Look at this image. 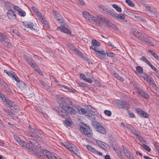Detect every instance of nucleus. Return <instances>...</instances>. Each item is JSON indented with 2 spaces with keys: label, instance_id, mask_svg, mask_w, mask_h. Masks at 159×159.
<instances>
[{
  "label": "nucleus",
  "instance_id": "nucleus-1",
  "mask_svg": "<svg viewBox=\"0 0 159 159\" xmlns=\"http://www.w3.org/2000/svg\"><path fill=\"white\" fill-rule=\"evenodd\" d=\"M56 98L60 106L58 110V115L62 117L65 118L67 117V113L72 115L75 114L76 112L78 114H84L86 113L85 110L79 107L75 110L67 104V100L64 97L56 96Z\"/></svg>",
  "mask_w": 159,
  "mask_h": 159
},
{
  "label": "nucleus",
  "instance_id": "nucleus-2",
  "mask_svg": "<svg viewBox=\"0 0 159 159\" xmlns=\"http://www.w3.org/2000/svg\"><path fill=\"white\" fill-rule=\"evenodd\" d=\"M92 19L90 18V22L99 26H100L102 24L104 23L106 25L111 28L116 30H118V28L116 25L110 22L107 19L105 18L104 16L100 15L97 17L93 16Z\"/></svg>",
  "mask_w": 159,
  "mask_h": 159
},
{
  "label": "nucleus",
  "instance_id": "nucleus-3",
  "mask_svg": "<svg viewBox=\"0 0 159 159\" xmlns=\"http://www.w3.org/2000/svg\"><path fill=\"white\" fill-rule=\"evenodd\" d=\"M92 125L94 129L98 132L102 134H106V129L98 122L93 121L92 122Z\"/></svg>",
  "mask_w": 159,
  "mask_h": 159
},
{
  "label": "nucleus",
  "instance_id": "nucleus-4",
  "mask_svg": "<svg viewBox=\"0 0 159 159\" xmlns=\"http://www.w3.org/2000/svg\"><path fill=\"white\" fill-rule=\"evenodd\" d=\"M115 105L117 108L128 110L130 105L126 101L122 100H116L114 101Z\"/></svg>",
  "mask_w": 159,
  "mask_h": 159
},
{
  "label": "nucleus",
  "instance_id": "nucleus-5",
  "mask_svg": "<svg viewBox=\"0 0 159 159\" xmlns=\"http://www.w3.org/2000/svg\"><path fill=\"white\" fill-rule=\"evenodd\" d=\"M0 41L2 45L9 48L11 45L10 39L4 33H0Z\"/></svg>",
  "mask_w": 159,
  "mask_h": 159
},
{
  "label": "nucleus",
  "instance_id": "nucleus-6",
  "mask_svg": "<svg viewBox=\"0 0 159 159\" xmlns=\"http://www.w3.org/2000/svg\"><path fill=\"white\" fill-rule=\"evenodd\" d=\"M81 130L83 131L84 134L87 136L91 137L92 136V132L90 128L85 124L82 123L80 125Z\"/></svg>",
  "mask_w": 159,
  "mask_h": 159
},
{
  "label": "nucleus",
  "instance_id": "nucleus-7",
  "mask_svg": "<svg viewBox=\"0 0 159 159\" xmlns=\"http://www.w3.org/2000/svg\"><path fill=\"white\" fill-rule=\"evenodd\" d=\"M136 36L139 39L148 43L150 46H154V44L152 41L148 39L147 38L143 36L141 34L139 33L138 35L137 34Z\"/></svg>",
  "mask_w": 159,
  "mask_h": 159
},
{
  "label": "nucleus",
  "instance_id": "nucleus-8",
  "mask_svg": "<svg viewBox=\"0 0 159 159\" xmlns=\"http://www.w3.org/2000/svg\"><path fill=\"white\" fill-rule=\"evenodd\" d=\"M67 47L70 50L73 51L76 54L79 56L81 58H83L84 56H83V53L80 52L77 48L73 46L72 44L69 43L67 45Z\"/></svg>",
  "mask_w": 159,
  "mask_h": 159
},
{
  "label": "nucleus",
  "instance_id": "nucleus-9",
  "mask_svg": "<svg viewBox=\"0 0 159 159\" xmlns=\"http://www.w3.org/2000/svg\"><path fill=\"white\" fill-rule=\"evenodd\" d=\"M42 152L43 155L46 156L48 159H58L54 154L46 150H42Z\"/></svg>",
  "mask_w": 159,
  "mask_h": 159
},
{
  "label": "nucleus",
  "instance_id": "nucleus-10",
  "mask_svg": "<svg viewBox=\"0 0 159 159\" xmlns=\"http://www.w3.org/2000/svg\"><path fill=\"white\" fill-rule=\"evenodd\" d=\"M91 43L92 45L90 47V49L94 50L95 52L99 49L98 47L100 46V43L98 41L95 39L93 40Z\"/></svg>",
  "mask_w": 159,
  "mask_h": 159
},
{
  "label": "nucleus",
  "instance_id": "nucleus-11",
  "mask_svg": "<svg viewBox=\"0 0 159 159\" xmlns=\"http://www.w3.org/2000/svg\"><path fill=\"white\" fill-rule=\"evenodd\" d=\"M86 147L88 150H89V151H90L92 152H93L94 153H95V154L97 155L101 156L102 155V152L98 151H97L94 148H93L91 146L89 145H86Z\"/></svg>",
  "mask_w": 159,
  "mask_h": 159
},
{
  "label": "nucleus",
  "instance_id": "nucleus-12",
  "mask_svg": "<svg viewBox=\"0 0 159 159\" xmlns=\"http://www.w3.org/2000/svg\"><path fill=\"white\" fill-rule=\"evenodd\" d=\"M15 12V11L13 10H8L7 13L8 17L11 19H15L16 18Z\"/></svg>",
  "mask_w": 159,
  "mask_h": 159
},
{
  "label": "nucleus",
  "instance_id": "nucleus-13",
  "mask_svg": "<svg viewBox=\"0 0 159 159\" xmlns=\"http://www.w3.org/2000/svg\"><path fill=\"white\" fill-rule=\"evenodd\" d=\"M136 111L140 116L143 117L147 118L149 116V115L147 113L141 109L137 108Z\"/></svg>",
  "mask_w": 159,
  "mask_h": 159
},
{
  "label": "nucleus",
  "instance_id": "nucleus-14",
  "mask_svg": "<svg viewBox=\"0 0 159 159\" xmlns=\"http://www.w3.org/2000/svg\"><path fill=\"white\" fill-rule=\"evenodd\" d=\"M96 54L101 59L106 58V53L103 51H100L99 49L95 52Z\"/></svg>",
  "mask_w": 159,
  "mask_h": 159
},
{
  "label": "nucleus",
  "instance_id": "nucleus-15",
  "mask_svg": "<svg viewBox=\"0 0 159 159\" xmlns=\"http://www.w3.org/2000/svg\"><path fill=\"white\" fill-rule=\"evenodd\" d=\"M13 137L17 142L22 147H23L25 144V142L22 139H20L16 135H13Z\"/></svg>",
  "mask_w": 159,
  "mask_h": 159
},
{
  "label": "nucleus",
  "instance_id": "nucleus-16",
  "mask_svg": "<svg viewBox=\"0 0 159 159\" xmlns=\"http://www.w3.org/2000/svg\"><path fill=\"white\" fill-rule=\"evenodd\" d=\"M57 30L61 31L62 32H63L65 33L70 34L71 33V31L67 28H66L65 26L62 25V27H58L57 28Z\"/></svg>",
  "mask_w": 159,
  "mask_h": 159
},
{
  "label": "nucleus",
  "instance_id": "nucleus-17",
  "mask_svg": "<svg viewBox=\"0 0 159 159\" xmlns=\"http://www.w3.org/2000/svg\"><path fill=\"white\" fill-rule=\"evenodd\" d=\"M31 67L33 68L35 70L38 72L39 74L41 75H43V73L41 70H40L39 67L38 66L35 64L31 63V65H30Z\"/></svg>",
  "mask_w": 159,
  "mask_h": 159
},
{
  "label": "nucleus",
  "instance_id": "nucleus-18",
  "mask_svg": "<svg viewBox=\"0 0 159 159\" xmlns=\"http://www.w3.org/2000/svg\"><path fill=\"white\" fill-rule=\"evenodd\" d=\"M63 146L67 149L70 151L71 149H73V147H74V145L68 142H64L63 143Z\"/></svg>",
  "mask_w": 159,
  "mask_h": 159
},
{
  "label": "nucleus",
  "instance_id": "nucleus-19",
  "mask_svg": "<svg viewBox=\"0 0 159 159\" xmlns=\"http://www.w3.org/2000/svg\"><path fill=\"white\" fill-rule=\"evenodd\" d=\"M83 14L84 18L86 19L87 20H88L89 21H90V18L91 19H92L93 16L92 15H90L89 13L86 11H83Z\"/></svg>",
  "mask_w": 159,
  "mask_h": 159
},
{
  "label": "nucleus",
  "instance_id": "nucleus-20",
  "mask_svg": "<svg viewBox=\"0 0 159 159\" xmlns=\"http://www.w3.org/2000/svg\"><path fill=\"white\" fill-rule=\"evenodd\" d=\"M106 13L108 14L114 18H115L116 13L113 10H110L108 9Z\"/></svg>",
  "mask_w": 159,
  "mask_h": 159
},
{
  "label": "nucleus",
  "instance_id": "nucleus-21",
  "mask_svg": "<svg viewBox=\"0 0 159 159\" xmlns=\"http://www.w3.org/2000/svg\"><path fill=\"white\" fill-rule=\"evenodd\" d=\"M9 107H11V109L12 110L15 111H18L19 109V107L16 105L15 103L12 102L11 103V105Z\"/></svg>",
  "mask_w": 159,
  "mask_h": 159
},
{
  "label": "nucleus",
  "instance_id": "nucleus-22",
  "mask_svg": "<svg viewBox=\"0 0 159 159\" xmlns=\"http://www.w3.org/2000/svg\"><path fill=\"white\" fill-rule=\"evenodd\" d=\"M85 108L87 110L93 113H95L96 112V110L93 108L90 105H85L84 106Z\"/></svg>",
  "mask_w": 159,
  "mask_h": 159
},
{
  "label": "nucleus",
  "instance_id": "nucleus-23",
  "mask_svg": "<svg viewBox=\"0 0 159 159\" xmlns=\"http://www.w3.org/2000/svg\"><path fill=\"white\" fill-rule=\"evenodd\" d=\"M96 143L98 144V146L103 148V147H107V144L104 142H102L99 140H97L96 141Z\"/></svg>",
  "mask_w": 159,
  "mask_h": 159
},
{
  "label": "nucleus",
  "instance_id": "nucleus-24",
  "mask_svg": "<svg viewBox=\"0 0 159 159\" xmlns=\"http://www.w3.org/2000/svg\"><path fill=\"white\" fill-rule=\"evenodd\" d=\"M66 117V118L64 121L65 124L66 126H70L71 123V119L70 118L67 117Z\"/></svg>",
  "mask_w": 159,
  "mask_h": 159
},
{
  "label": "nucleus",
  "instance_id": "nucleus-25",
  "mask_svg": "<svg viewBox=\"0 0 159 159\" xmlns=\"http://www.w3.org/2000/svg\"><path fill=\"white\" fill-rule=\"evenodd\" d=\"M24 25L26 27L30 28L31 30L34 29L33 28V24L30 22H25L24 23Z\"/></svg>",
  "mask_w": 159,
  "mask_h": 159
},
{
  "label": "nucleus",
  "instance_id": "nucleus-26",
  "mask_svg": "<svg viewBox=\"0 0 159 159\" xmlns=\"http://www.w3.org/2000/svg\"><path fill=\"white\" fill-rule=\"evenodd\" d=\"M31 152H33V153L39 157L40 159H42L43 158V156H41V154L35 149L33 148V150L31 151Z\"/></svg>",
  "mask_w": 159,
  "mask_h": 159
},
{
  "label": "nucleus",
  "instance_id": "nucleus-27",
  "mask_svg": "<svg viewBox=\"0 0 159 159\" xmlns=\"http://www.w3.org/2000/svg\"><path fill=\"white\" fill-rule=\"evenodd\" d=\"M98 8L101 11L105 13H106L108 9L106 8L104 6L101 4L98 6Z\"/></svg>",
  "mask_w": 159,
  "mask_h": 159
},
{
  "label": "nucleus",
  "instance_id": "nucleus-28",
  "mask_svg": "<svg viewBox=\"0 0 159 159\" xmlns=\"http://www.w3.org/2000/svg\"><path fill=\"white\" fill-rule=\"evenodd\" d=\"M73 148L71 149L70 151L73 152L75 155L77 156L79 155L80 152L78 151V149L76 148L75 146L74 145V147H73Z\"/></svg>",
  "mask_w": 159,
  "mask_h": 159
},
{
  "label": "nucleus",
  "instance_id": "nucleus-29",
  "mask_svg": "<svg viewBox=\"0 0 159 159\" xmlns=\"http://www.w3.org/2000/svg\"><path fill=\"white\" fill-rule=\"evenodd\" d=\"M24 57L25 60L30 65H31V63H32V59L31 58L28 57L26 55H24Z\"/></svg>",
  "mask_w": 159,
  "mask_h": 159
},
{
  "label": "nucleus",
  "instance_id": "nucleus-30",
  "mask_svg": "<svg viewBox=\"0 0 159 159\" xmlns=\"http://www.w3.org/2000/svg\"><path fill=\"white\" fill-rule=\"evenodd\" d=\"M134 87L136 92L140 94L143 91V90L142 89L140 88L139 87H138L136 85H135V86H134Z\"/></svg>",
  "mask_w": 159,
  "mask_h": 159
},
{
  "label": "nucleus",
  "instance_id": "nucleus-31",
  "mask_svg": "<svg viewBox=\"0 0 159 159\" xmlns=\"http://www.w3.org/2000/svg\"><path fill=\"white\" fill-rule=\"evenodd\" d=\"M36 15L38 17L40 20H41V21L43 23L45 22V20H44L43 18L41 16V13L38 11L37 12H36Z\"/></svg>",
  "mask_w": 159,
  "mask_h": 159
},
{
  "label": "nucleus",
  "instance_id": "nucleus-32",
  "mask_svg": "<svg viewBox=\"0 0 159 159\" xmlns=\"http://www.w3.org/2000/svg\"><path fill=\"white\" fill-rule=\"evenodd\" d=\"M0 84L2 85L3 89H7L8 86L6 83L3 80H0Z\"/></svg>",
  "mask_w": 159,
  "mask_h": 159
},
{
  "label": "nucleus",
  "instance_id": "nucleus-33",
  "mask_svg": "<svg viewBox=\"0 0 159 159\" xmlns=\"http://www.w3.org/2000/svg\"><path fill=\"white\" fill-rule=\"evenodd\" d=\"M121 147L124 152V153L126 156L127 155H129L131 153L130 152L128 149L124 146H122Z\"/></svg>",
  "mask_w": 159,
  "mask_h": 159
},
{
  "label": "nucleus",
  "instance_id": "nucleus-34",
  "mask_svg": "<svg viewBox=\"0 0 159 159\" xmlns=\"http://www.w3.org/2000/svg\"><path fill=\"white\" fill-rule=\"evenodd\" d=\"M52 13L53 15L55 16V18L56 19H57L58 18H62V17L58 13L55 11H52Z\"/></svg>",
  "mask_w": 159,
  "mask_h": 159
},
{
  "label": "nucleus",
  "instance_id": "nucleus-35",
  "mask_svg": "<svg viewBox=\"0 0 159 159\" xmlns=\"http://www.w3.org/2000/svg\"><path fill=\"white\" fill-rule=\"evenodd\" d=\"M116 152L119 157L121 159H126L125 157L122 155L120 149H119Z\"/></svg>",
  "mask_w": 159,
  "mask_h": 159
},
{
  "label": "nucleus",
  "instance_id": "nucleus-36",
  "mask_svg": "<svg viewBox=\"0 0 159 159\" xmlns=\"http://www.w3.org/2000/svg\"><path fill=\"white\" fill-rule=\"evenodd\" d=\"M125 17V16L122 13H120L119 14H117L116 13L115 16V18H118L122 20L124 19Z\"/></svg>",
  "mask_w": 159,
  "mask_h": 159
},
{
  "label": "nucleus",
  "instance_id": "nucleus-37",
  "mask_svg": "<svg viewBox=\"0 0 159 159\" xmlns=\"http://www.w3.org/2000/svg\"><path fill=\"white\" fill-rule=\"evenodd\" d=\"M140 60L146 63L148 65L151 63L144 56L140 58Z\"/></svg>",
  "mask_w": 159,
  "mask_h": 159
},
{
  "label": "nucleus",
  "instance_id": "nucleus-38",
  "mask_svg": "<svg viewBox=\"0 0 159 159\" xmlns=\"http://www.w3.org/2000/svg\"><path fill=\"white\" fill-rule=\"evenodd\" d=\"M148 52H150L151 55L153 56L156 59H158V57L157 55L153 51L149 50Z\"/></svg>",
  "mask_w": 159,
  "mask_h": 159
},
{
  "label": "nucleus",
  "instance_id": "nucleus-39",
  "mask_svg": "<svg viewBox=\"0 0 159 159\" xmlns=\"http://www.w3.org/2000/svg\"><path fill=\"white\" fill-rule=\"evenodd\" d=\"M129 128L131 129V131L133 134H134L136 136H139V134L137 133V131L133 127L130 126V127Z\"/></svg>",
  "mask_w": 159,
  "mask_h": 159
},
{
  "label": "nucleus",
  "instance_id": "nucleus-40",
  "mask_svg": "<svg viewBox=\"0 0 159 159\" xmlns=\"http://www.w3.org/2000/svg\"><path fill=\"white\" fill-rule=\"evenodd\" d=\"M19 83L18 84L19 87L21 89H23L25 87V83L23 81H20L18 82Z\"/></svg>",
  "mask_w": 159,
  "mask_h": 159
},
{
  "label": "nucleus",
  "instance_id": "nucleus-41",
  "mask_svg": "<svg viewBox=\"0 0 159 159\" xmlns=\"http://www.w3.org/2000/svg\"><path fill=\"white\" fill-rule=\"evenodd\" d=\"M143 148L146 151L149 152L151 151V149L149 147L146 145V143H143Z\"/></svg>",
  "mask_w": 159,
  "mask_h": 159
},
{
  "label": "nucleus",
  "instance_id": "nucleus-42",
  "mask_svg": "<svg viewBox=\"0 0 159 159\" xmlns=\"http://www.w3.org/2000/svg\"><path fill=\"white\" fill-rule=\"evenodd\" d=\"M112 7L119 12H120L121 11V8L120 7H119L118 6H117L116 4H113Z\"/></svg>",
  "mask_w": 159,
  "mask_h": 159
},
{
  "label": "nucleus",
  "instance_id": "nucleus-43",
  "mask_svg": "<svg viewBox=\"0 0 159 159\" xmlns=\"http://www.w3.org/2000/svg\"><path fill=\"white\" fill-rule=\"evenodd\" d=\"M140 95L144 98L147 99L149 98L148 95L144 91L142 92Z\"/></svg>",
  "mask_w": 159,
  "mask_h": 159
},
{
  "label": "nucleus",
  "instance_id": "nucleus-44",
  "mask_svg": "<svg viewBox=\"0 0 159 159\" xmlns=\"http://www.w3.org/2000/svg\"><path fill=\"white\" fill-rule=\"evenodd\" d=\"M125 2L129 6L131 7H133L135 6L134 3L130 0H126Z\"/></svg>",
  "mask_w": 159,
  "mask_h": 159
},
{
  "label": "nucleus",
  "instance_id": "nucleus-45",
  "mask_svg": "<svg viewBox=\"0 0 159 159\" xmlns=\"http://www.w3.org/2000/svg\"><path fill=\"white\" fill-rule=\"evenodd\" d=\"M23 147H25V148L28 149L29 151L31 152V151L33 150V148L30 147L29 144H27L25 142V144Z\"/></svg>",
  "mask_w": 159,
  "mask_h": 159
},
{
  "label": "nucleus",
  "instance_id": "nucleus-46",
  "mask_svg": "<svg viewBox=\"0 0 159 159\" xmlns=\"http://www.w3.org/2000/svg\"><path fill=\"white\" fill-rule=\"evenodd\" d=\"M137 71L139 74H141L143 72V68L140 66H138L136 67Z\"/></svg>",
  "mask_w": 159,
  "mask_h": 159
},
{
  "label": "nucleus",
  "instance_id": "nucleus-47",
  "mask_svg": "<svg viewBox=\"0 0 159 159\" xmlns=\"http://www.w3.org/2000/svg\"><path fill=\"white\" fill-rule=\"evenodd\" d=\"M39 83L41 84L45 88H47L48 85V84L44 82H43V80H39Z\"/></svg>",
  "mask_w": 159,
  "mask_h": 159
},
{
  "label": "nucleus",
  "instance_id": "nucleus-48",
  "mask_svg": "<svg viewBox=\"0 0 159 159\" xmlns=\"http://www.w3.org/2000/svg\"><path fill=\"white\" fill-rule=\"evenodd\" d=\"M105 114L108 116H111V111L109 110H105L104 111Z\"/></svg>",
  "mask_w": 159,
  "mask_h": 159
},
{
  "label": "nucleus",
  "instance_id": "nucleus-49",
  "mask_svg": "<svg viewBox=\"0 0 159 159\" xmlns=\"http://www.w3.org/2000/svg\"><path fill=\"white\" fill-rule=\"evenodd\" d=\"M32 144L34 146H37L39 148H41V146L40 145L38 144V145H37V143L35 140H32Z\"/></svg>",
  "mask_w": 159,
  "mask_h": 159
},
{
  "label": "nucleus",
  "instance_id": "nucleus-50",
  "mask_svg": "<svg viewBox=\"0 0 159 159\" xmlns=\"http://www.w3.org/2000/svg\"><path fill=\"white\" fill-rule=\"evenodd\" d=\"M11 77L14 78V80L16 82H20V80L19 78L15 73Z\"/></svg>",
  "mask_w": 159,
  "mask_h": 159
},
{
  "label": "nucleus",
  "instance_id": "nucleus-51",
  "mask_svg": "<svg viewBox=\"0 0 159 159\" xmlns=\"http://www.w3.org/2000/svg\"><path fill=\"white\" fill-rule=\"evenodd\" d=\"M144 80H146L147 82L149 84H152V80L151 79L149 75L146 77Z\"/></svg>",
  "mask_w": 159,
  "mask_h": 159
},
{
  "label": "nucleus",
  "instance_id": "nucleus-52",
  "mask_svg": "<svg viewBox=\"0 0 159 159\" xmlns=\"http://www.w3.org/2000/svg\"><path fill=\"white\" fill-rule=\"evenodd\" d=\"M137 137H138V139H139V141L140 142H141L142 143V144H143V143H146L145 141L143 139L142 137L140 136H139H139H138Z\"/></svg>",
  "mask_w": 159,
  "mask_h": 159
},
{
  "label": "nucleus",
  "instance_id": "nucleus-53",
  "mask_svg": "<svg viewBox=\"0 0 159 159\" xmlns=\"http://www.w3.org/2000/svg\"><path fill=\"white\" fill-rule=\"evenodd\" d=\"M19 14L22 16H24L25 15V11H23L21 9V10H19Z\"/></svg>",
  "mask_w": 159,
  "mask_h": 159
},
{
  "label": "nucleus",
  "instance_id": "nucleus-54",
  "mask_svg": "<svg viewBox=\"0 0 159 159\" xmlns=\"http://www.w3.org/2000/svg\"><path fill=\"white\" fill-rule=\"evenodd\" d=\"M127 112L130 117L132 118H134L135 117V116L134 115L133 113H132L131 112H130L129 110H128Z\"/></svg>",
  "mask_w": 159,
  "mask_h": 159
},
{
  "label": "nucleus",
  "instance_id": "nucleus-55",
  "mask_svg": "<svg viewBox=\"0 0 159 159\" xmlns=\"http://www.w3.org/2000/svg\"><path fill=\"white\" fill-rule=\"evenodd\" d=\"M121 126L123 127L124 128H129L130 127V125H125V124L123 122H122L121 123Z\"/></svg>",
  "mask_w": 159,
  "mask_h": 159
},
{
  "label": "nucleus",
  "instance_id": "nucleus-56",
  "mask_svg": "<svg viewBox=\"0 0 159 159\" xmlns=\"http://www.w3.org/2000/svg\"><path fill=\"white\" fill-rule=\"evenodd\" d=\"M154 146L159 154V145L157 143H155L154 145Z\"/></svg>",
  "mask_w": 159,
  "mask_h": 159
},
{
  "label": "nucleus",
  "instance_id": "nucleus-57",
  "mask_svg": "<svg viewBox=\"0 0 159 159\" xmlns=\"http://www.w3.org/2000/svg\"><path fill=\"white\" fill-rule=\"evenodd\" d=\"M7 74L9 76L11 77L14 74V72L13 71H9L8 72H7Z\"/></svg>",
  "mask_w": 159,
  "mask_h": 159
},
{
  "label": "nucleus",
  "instance_id": "nucleus-58",
  "mask_svg": "<svg viewBox=\"0 0 159 159\" xmlns=\"http://www.w3.org/2000/svg\"><path fill=\"white\" fill-rule=\"evenodd\" d=\"M106 53L107 56L109 57H114L115 56L114 54L112 52L108 53L107 52Z\"/></svg>",
  "mask_w": 159,
  "mask_h": 159
},
{
  "label": "nucleus",
  "instance_id": "nucleus-59",
  "mask_svg": "<svg viewBox=\"0 0 159 159\" xmlns=\"http://www.w3.org/2000/svg\"><path fill=\"white\" fill-rule=\"evenodd\" d=\"M141 76L142 77V78L145 80L146 78V77L148 76V75H147L146 74L143 73L141 74Z\"/></svg>",
  "mask_w": 159,
  "mask_h": 159
},
{
  "label": "nucleus",
  "instance_id": "nucleus-60",
  "mask_svg": "<svg viewBox=\"0 0 159 159\" xmlns=\"http://www.w3.org/2000/svg\"><path fill=\"white\" fill-rule=\"evenodd\" d=\"M3 110L7 114H8V115H9V113L11 112V111L7 109L3 108Z\"/></svg>",
  "mask_w": 159,
  "mask_h": 159
},
{
  "label": "nucleus",
  "instance_id": "nucleus-61",
  "mask_svg": "<svg viewBox=\"0 0 159 159\" xmlns=\"http://www.w3.org/2000/svg\"><path fill=\"white\" fill-rule=\"evenodd\" d=\"M13 8L16 11H19V10H21V9L19 7L16 6H14L13 7Z\"/></svg>",
  "mask_w": 159,
  "mask_h": 159
},
{
  "label": "nucleus",
  "instance_id": "nucleus-62",
  "mask_svg": "<svg viewBox=\"0 0 159 159\" xmlns=\"http://www.w3.org/2000/svg\"><path fill=\"white\" fill-rule=\"evenodd\" d=\"M148 65L152 69L154 70L155 71H157V69L156 68L153 66L151 63L149 64Z\"/></svg>",
  "mask_w": 159,
  "mask_h": 159
},
{
  "label": "nucleus",
  "instance_id": "nucleus-63",
  "mask_svg": "<svg viewBox=\"0 0 159 159\" xmlns=\"http://www.w3.org/2000/svg\"><path fill=\"white\" fill-rule=\"evenodd\" d=\"M127 157L129 158L130 159H134V157L131 154V153L129 155H127Z\"/></svg>",
  "mask_w": 159,
  "mask_h": 159
},
{
  "label": "nucleus",
  "instance_id": "nucleus-64",
  "mask_svg": "<svg viewBox=\"0 0 159 159\" xmlns=\"http://www.w3.org/2000/svg\"><path fill=\"white\" fill-rule=\"evenodd\" d=\"M80 77L81 79L83 80H85L86 78V76L83 74H81L80 75Z\"/></svg>",
  "mask_w": 159,
  "mask_h": 159
}]
</instances>
